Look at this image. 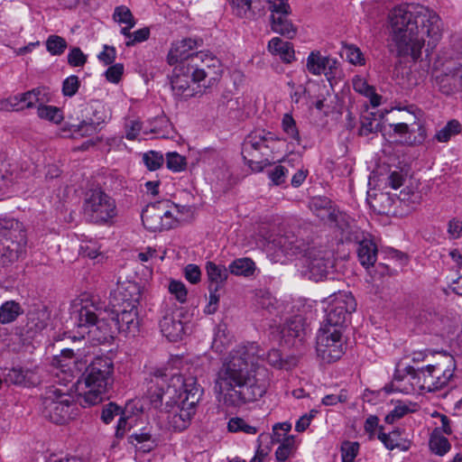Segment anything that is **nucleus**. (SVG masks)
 <instances>
[{
    "mask_svg": "<svg viewBox=\"0 0 462 462\" xmlns=\"http://www.w3.org/2000/svg\"><path fill=\"white\" fill-rule=\"evenodd\" d=\"M264 360L274 367H285L279 350L272 349L266 354L255 342L238 345L229 353L216 374L214 386L225 408L237 410L264 395L267 384L257 374Z\"/></svg>",
    "mask_w": 462,
    "mask_h": 462,
    "instance_id": "nucleus-1",
    "label": "nucleus"
},
{
    "mask_svg": "<svg viewBox=\"0 0 462 462\" xmlns=\"http://www.w3.org/2000/svg\"><path fill=\"white\" fill-rule=\"evenodd\" d=\"M390 52L398 57L411 56L417 60L421 50L430 54L442 37V21L432 9L420 5L402 4L389 14Z\"/></svg>",
    "mask_w": 462,
    "mask_h": 462,
    "instance_id": "nucleus-2",
    "label": "nucleus"
},
{
    "mask_svg": "<svg viewBox=\"0 0 462 462\" xmlns=\"http://www.w3.org/2000/svg\"><path fill=\"white\" fill-rule=\"evenodd\" d=\"M147 393L154 408L165 405L170 426L181 431L190 424L203 389L194 376L178 374L169 375L162 370H157L148 383Z\"/></svg>",
    "mask_w": 462,
    "mask_h": 462,
    "instance_id": "nucleus-3",
    "label": "nucleus"
},
{
    "mask_svg": "<svg viewBox=\"0 0 462 462\" xmlns=\"http://www.w3.org/2000/svg\"><path fill=\"white\" fill-rule=\"evenodd\" d=\"M70 319L79 328H88V334L98 344L110 342L117 331L105 303L98 300L82 297L74 301Z\"/></svg>",
    "mask_w": 462,
    "mask_h": 462,
    "instance_id": "nucleus-4",
    "label": "nucleus"
},
{
    "mask_svg": "<svg viewBox=\"0 0 462 462\" xmlns=\"http://www.w3.org/2000/svg\"><path fill=\"white\" fill-rule=\"evenodd\" d=\"M456 360L453 356L443 353L434 365L424 367H405L406 375L400 380L407 379L413 390L435 392L447 386L454 376Z\"/></svg>",
    "mask_w": 462,
    "mask_h": 462,
    "instance_id": "nucleus-5",
    "label": "nucleus"
},
{
    "mask_svg": "<svg viewBox=\"0 0 462 462\" xmlns=\"http://www.w3.org/2000/svg\"><path fill=\"white\" fill-rule=\"evenodd\" d=\"M114 364L108 357H96L82 374L85 391L81 397L82 406H92L106 398L108 388L114 382Z\"/></svg>",
    "mask_w": 462,
    "mask_h": 462,
    "instance_id": "nucleus-6",
    "label": "nucleus"
},
{
    "mask_svg": "<svg viewBox=\"0 0 462 462\" xmlns=\"http://www.w3.org/2000/svg\"><path fill=\"white\" fill-rule=\"evenodd\" d=\"M281 141L275 134L264 129L251 132L244 140L242 156L254 171H262Z\"/></svg>",
    "mask_w": 462,
    "mask_h": 462,
    "instance_id": "nucleus-7",
    "label": "nucleus"
},
{
    "mask_svg": "<svg viewBox=\"0 0 462 462\" xmlns=\"http://www.w3.org/2000/svg\"><path fill=\"white\" fill-rule=\"evenodd\" d=\"M26 243L22 222L14 218L0 219V270L18 261L24 253Z\"/></svg>",
    "mask_w": 462,
    "mask_h": 462,
    "instance_id": "nucleus-8",
    "label": "nucleus"
},
{
    "mask_svg": "<svg viewBox=\"0 0 462 462\" xmlns=\"http://www.w3.org/2000/svg\"><path fill=\"white\" fill-rule=\"evenodd\" d=\"M76 404L73 396L55 385L49 386L42 397V413L55 424H63L72 418Z\"/></svg>",
    "mask_w": 462,
    "mask_h": 462,
    "instance_id": "nucleus-9",
    "label": "nucleus"
},
{
    "mask_svg": "<svg viewBox=\"0 0 462 462\" xmlns=\"http://www.w3.org/2000/svg\"><path fill=\"white\" fill-rule=\"evenodd\" d=\"M83 215L90 223L108 224L117 215L116 200L100 189L89 190L84 199Z\"/></svg>",
    "mask_w": 462,
    "mask_h": 462,
    "instance_id": "nucleus-10",
    "label": "nucleus"
},
{
    "mask_svg": "<svg viewBox=\"0 0 462 462\" xmlns=\"http://www.w3.org/2000/svg\"><path fill=\"white\" fill-rule=\"evenodd\" d=\"M342 239L357 245V257L365 269H368L376 262L377 246L370 238V235L362 231L354 220L346 221L345 226H340Z\"/></svg>",
    "mask_w": 462,
    "mask_h": 462,
    "instance_id": "nucleus-11",
    "label": "nucleus"
},
{
    "mask_svg": "<svg viewBox=\"0 0 462 462\" xmlns=\"http://www.w3.org/2000/svg\"><path fill=\"white\" fill-rule=\"evenodd\" d=\"M343 331L332 327L321 326L316 337V351L326 363L338 360L345 353L346 339Z\"/></svg>",
    "mask_w": 462,
    "mask_h": 462,
    "instance_id": "nucleus-12",
    "label": "nucleus"
},
{
    "mask_svg": "<svg viewBox=\"0 0 462 462\" xmlns=\"http://www.w3.org/2000/svg\"><path fill=\"white\" fill-rule=\"evenodd\" d=\"M356 308V300L350 292L335 294L326 310V318L321 326L344 330L345 323Z\"/></svg>",
    "mask_w": 462,
    "mask_h": 462,
    "instance_id": "nucleus-13",
    "label": "nucleus"
},
{
    "mask_svg": "<svg viewBox=\"0 0 462 462\" xmlns=\"http://www.w3.org/2000/svg\"><path fill=\"white\" fill-rule=\"evenodd\" d=\"M440 71L435 76V83L445 95L462 91V56H447Z\"/></svg>",
    "mask_w": 462,
    "mask_h": 462,
    "instance_id": "nucleus-14",
    "label": "nucleus"
},
{
    "mask_svg": "<svg viewBox=\"0 0 462 462\" xmlns=\"http://www.w3.org/2000/svg\"><path fill=\"white\" fill-rule=\"evenodd\" d=\"M189 66L192 68L194 83H199L208 79V84L212 85L219 79L222 73L220 60L216 56L204 51L196 52Z\"/></svg>",
    "mask_w": 462,
    "mask_h": 462,
    "instance_id": "nucleus-15",
    "label": "nucleus"
},
{
    "mask_svg": "<svg viewBox=\"0 0 462 462\" xmlns=\"http://www.w3.org/2000/svg\"><path fill=\"white\" fill-rule=\"evenodd\" d=\"M309 247V244L291 231L277 235L269 242V248L274 250L276 258L280 255L288 258L300 254L304 255Z\"/></svg>",
    "mask_w": 462,
    "mask_h": 462,
    "instance_id": "nucleus-16",
    "label": "nucleus"
},
{
    "mask_svg": "<svg viewBox=\"0 0 462 462\" xmlns=\"http://www.w3.org/2000/svg\"><path fill=\"white\" fill-rule=\"evenodd\" d=\"M309 278L315 282L321 281L333 267V261L329 252L309 247L303 255Z\"/></svg>",
    "mask_w": 462,
    "mask_h": 462,
    "instance_id": "nucleus-17",
    "label": "nucleus"
},
{
    "mask_svg": "<svg viewBox=\"0 0 462 462\" xmlns=\"http://www.w3.org/2000/svg\"><path fill=\"white\" fill-rule=\"evenodd\" d=\"M201 44V40L192 38H185L173 42L167 55L168 63L174 66L179 64L189 65V63H191V58L196 54L193 51Z\"/></svg>",
    "mask_w": 462,
    "mask_h": 462,
    "instance_id": "nucleus-18",
    "label": "nucleus"
},
{
    "mask_svg": "<svg viewBox=\"0 0 462 462\" xmlns=\"http://www.w3.org/2000/svg\"><path fill=\"white\" fill-rule=\"evenodd\" d=\"M112 306L109 312L117 331L135 333L139 326L137 308L122 307L119 303H112Z\"/></svg>",
    "mask_w": 462,
    "mask_h": 462,
    "instance_id": "nucleus-19",
    "label": "nucleus"
},
{
    "mask_svg": "<svg viewBox=\"0 0 462 462\" xmlns=\"http://www.w3.org/2000/svg\"><path fill=\"white\" fill-rule=\"evenodd\" d=\"M191 69L189 65L185 64H179L174 67L171 79L174 96L178 97L193 96L194 90L190 88V83L193 82Z\"/></svg>",
    "mask_w": 462,
    "mask_h": 462,
    "instance_id": "nucleus-20",
    "label": "nucleus"
},
{
    "mask_svg": "<svg viewBox=\"0 0 462 462\" xmlns=\"http://www.w3.org/2000/svg\"><path fill=\"white\" fill-rule=\"evenodd\" d=\"M141 298V286L135 282L128 281L117 287L111 303H119L126 308H137Z\"/></svg>",
    "mask_w": 462,
    "mask_h": 462,
    "instance_id": "nucleus-21",
    "label": "nucleus"
},
{
    "mask_svg": "<svg viewBox=\"0 0 462 462\" xmlns=\"http://www.w3.org/2000/svg\"><path fill=\"white\" fill-rule=\"evenodd\" d=\"M337 60L328 56H323L320 51H311L306 61V69L314 76L324 74L329 76L335 74Z\"/></svg>",
    "mask_w": 462,
    "mask_h": 462,
    "instance_id": "nucleus-22",
    "label": "nucleus"
},
{
    "mask_svg": "<svg viewBox=\"0 0 462 462\" xmlns=\"http://www.w3.org/2000/svg\"><path fill=\"white\" fill-rule=\"evenodd\" d=\"M160 328L162 335L170 341H178L185 334V326L178 311L166 312L160 320Z\"/></svg>",
    "mask_w": 462,
    "mask_h": 462,
    "instance_id": "nucleus-23",
    "label": "nucleus"
},
{
    "mask_svg": "<svg viewBox=\"0 0 462 462\" xmlns=\"http://www.w3.org/2000/svg\"><path fill=\"white\" fill-rule=\"evenodd\" d=\"M329 204L330 201L327 199H314L310 203V208L318 217L335 222L340 229V226H345L350 219L346 214L332 209Z\"/></svg>",
    "mask_w": 462,
    "mask_h": 462,
    "instance_id": "nucleus-24",
    "label": "nucleus"
},
{
    "mask_svg": "<svg viewBox=\"0 0 462 462\" xmlns=\"http://www.w3.org/2000/svg\"><path fill=\"white\" fill-rule=\"evenodd\" d=\"M50 319V312L43 305L32 306L26 314V332L36 334L44 329Z\"/></svg>",
    "mask_w": 462,
    "mask_h": 462,
    "instance_id": "nucleus-25",
    "label": "nucleus"
},
{
    "mask_svg": "<svg viewBox=\"0 0 462 462\" xmlns=\"http://www.w3.org/2000/svg\"><path fill=\"white\" fill-rule=\"evenodd\" d=\"M391 127L394 133L400 135L409 134L408 138H406V142L410 144L421 143L427 135L424 126L416 120L410 125L408 123L393 124L391 125Z\"/></svg>",
    "mask_w": 462,
    "mask_h": 462,
    "instance_id": "nucleus-26",
    "label": "nucleus"
},
{
    "mask_svg": "<svg viewBox=\"0 0 462 462\" xmlns=\"http://www.w3.org/2000/svg\"><path fill=\"white\" fill-rule=\"evenodd\" d=\"M169 204L166 202H157L148 205L142 213V221L144 227L150 231H162L163 215V206Z\"/></svg>",
    "mask_w": 462,
    "mask_h": 462,
    "instance_id": "nucleus-27",
    "label": "nucleus"
},
{
    "mask_svg": "<svg viewBox=\"0 0 462 462\" xmlns=\"http://www.w3.org/2000/svg\"><path fill=\"white\" fill-rule=\"evenodd\" d=\"M268 51L286 63H291L295 59L292 44L279 37H274L268 42Z\"/></svg>",
    "mask_w": 462,
    "mask_h": 462,
    "instance_id": "nucleus-28",
    "label": "nucleus"
},
{
    "mask_svg": "<svg viewBox=\"0 0 462 462\" xmlns=\"http://www.w3.org/2000/svg\"><path fill=\"white\" fill-rule=\"evenodd\" d=\"M271 28L288 39H293L297 34V27L289 19V14L271 16Z\"/></svg>",
    "mask_w": 462,
    "mask_h": 462,
    "instance_id": "nucleus-29",
    "label": "nucleus"
},
{
    "mask_svg": "<svg viewBox=\"0 0 462 462\" xmlns=\"http://www.w3.org/2000/svg\"><path fill=\"white\" fill-rule=\"evenodd\" d=\"M206 271L210 285L214 286V291H217L220 285L227 279V269L224 265H217L213 262H208Z\"/></svg>",
    "mask_w": 462,
    "mask_h": 462,
    "instance_id": "nucleus-30",
    "label": "nucleus"
},
{
    "mask_svg": "<svg viewBox=\"0 0 462 462\" xmlns=\"http://www.w3.org/2000/svg\"><path fill=\"white\" fill-rule=\"evenodd\" d=\"M232 337L227 331L226 324L222 323L216 327L212 341V348L217 352H224L231 343Z\"/></svg>",
    "mask_w": 462,
    "mask_h": 462,
    "instance_id": "nucleus-31",
    "label": "nucleus"
},
{
    "mask_svg": "<svg viewBox=\"0 0 462 462\" xmlns=\"http://www.w3.org/2000/svg\"><path fill=\"white\" fill-rule=\"evenodd\" d=\"M353 88L355 91L369 97L373 106L380 105L381 97L375 93L374 87L370 86L364 78L356 76L353 79Z\"/></svg>",
    "mask_w": 462,
    "mask_h": 462,
    "instance_id": "nucleus-32",
    "label": "nucleus"
},
{
    "mask_svg": "<svg viewBox=\"0 0 462 462\" xmlns=\"http://www.w3.org/2000/svg\"><path fill=\"white\" fill-rule=\"evenodd\" d=\"M254 263L246 257L236 259L228 266L229 272L237 276H250L254 273Z\"/></svg>",
    "mask_w": 462,
    "mask_h": 462,
    "instance_id": "nucleus-33",
    "label": "nucleus"
},
{
    "mask_svg": "<svg viewBox=\"0 0 462 462\" xmlns=\"http://www.w3.org/2000/svg\"><path fill=\"white\" fill-rule=\"evenodd\" d=\"M23 313V310L19 303L9 300L2 304L0 307V322L8 324L16 319Z\"/></svg>",
    "mask_w": 462,
    "mask_h": 462,
    "instance_id": "nucleus-34",
    "label": "nucleus"
},
{
    "mask_svg": "<svg viewBox=\"0 0 462 462\" xmlns=\"http://www.w3.org/2000/svg\"><path fill=\"white\" fill-rule=\"evenodd\" d=\"M461 130L460 123L456 119H452L444 127L436 132L434 138L439 143H447L452 136L458 134Z\"/></svg>",
    "mask_w": 462,
    "mask_h": 462,
    "instance_id": "nucleus-35",
    "label": "nucleus"
},
{
    "mask_svg": "<svg viewBox=\"0 0 462 462\" xmlns=\"http://www.w3.org/2000/svg\"><path fill=\"white\" fill-rule=\"evenodd\" d=\"M380 130V122L375 118L374 114L366 113L360 117L359 134L367 136L370 134L377 133Z\"/></svg>",
    "mask_w": 462,
    "mask_h": 462,
    "instance_id": "nucleus-36",
    "label": "nucleus"
},
{
    "mask_svg": "<svg viewBox=\"0 0 462 462\" xmlns=\"http://www.w3.org/2000/svg\"><path fill=\"white\" fill-rule=\"evenodd\" d=\"M282 129L291 142L300 144V136L296 125V121L291 114H284L282 119Z\"/></svg>",
    "mask_w": 462,
    "mask_h": 462,
    "instance_id": "nucleus-37",
    "label": "nucleus"
},
{
    "mask_svg": "<svg viewBox=\"0 0 462 462\" xmlns=\"http://www.w3.org/2000/svg\"><path fill=\"white\" fill-rule=\"evenodd\" d=\"M399 199L410 208L419 205L422 199V195L418 187L406 186L401 190Z\"/></svg>",
    "mask_w": 462,
    "mask_h": 462,
    "instance_id": "nucleus-38",
    "label": "nucleus"
},
{
    "mask_svg": "<svg viewBox=\"0 0 462 462\" xmlns=\"http://www.w3.org/2000/svg\"><path fill=\"white\" fill-rule=\"evenodd\" d=\"M430 447L432 452L442 456L449 450L450 444L447 438L439 434V430H434L430 439Z\"/></svg>",
    "mask_w": 462,
    "mask_h": 462,
    "instance_id": "nucleus-39",
    "label": "nucleus"
},
{
    "mask_svg": "<svg viewBox=\"0 0 462 462\" xmlns=\"http://www.w3.org/2000/svg\"><path fill=\"white\" fill-rule=\"evenodd\" d=\"M227 429L230 432H244L249 435L257 433V428L247 423L243 418L234 417L227 422Z\"/></svg>",
    "mask_w": 462,
    "mask_h": 462,
    "instance_id": "nucleus-40",
    "label": "nucleus"
},
{
    "mask_svg": "<svg viewBox=\"0 0 462 462\" xmlns=\"http://www.w3.org/2000/svg\"><path fill=\"white\" fill-rule=\"evenodd\" d=\"M37 115L40 118L53 124H60L63 119L61 110L53 106H40L37 109Z\"/></svg>",
    "mask_w": 462,
    "mask_h": 462,
    "instance_id": "nucleus-41",
    "label": "nucleus"
},
{
    "mask_svg": "<svg viewBox=\"0 0 462 462\" xmlns=\"http://www.w3.org/2000/svg\"><path fill=\"white\" fill-rule=\"evenodd\" d=\"M277 303V300L267 291L260 290L255 294L256 306L270 313L276 309Z\"/></svg>",
    "mask_w": 462,
    "mask_h": 462,
    "instance_id": "nucleus-42",
    "label": "nucleus"
},
{
    "mask_svg": "<svg viewBox=\"0 0 462 462\" xmlns=\"http://www.w3.org/2000/svg\"><path fill=\"white\" fill-rule=\"evenodd\" d=\"M90 109L91 116L88 119L92 121V124L100 125L101 124L106 123L110 118V116L106 106L101 102H92L90 104Z\"/></svg>",
    "mask_w": 462,
    "mask_h": 462,
    "instance_id": "nucleus-43",
    "label": "nucleus"
},
{
    "mask_svg": "<svg viewBox=\"0 0 462 462\" xmlns=\"http://www.w3.org/2000/svg\"><path fill=\"white\" fill-rule=\"evenodd\" d=\"M302 332L303 327L300 317L290 319L281 330L282 337H300Z\"/></svg>",
    "mask_w": 462,
    "mask_h": 462,
    "instance_id": "nucleus-44",
    "label": "nucleus"
},
{
    "mask_svg": "<svg viewBox=\"0 0 462 462\" xmlns=\"http://www.w3.org/2000/svg\"><path fill=\"white\" fill-rule=\"evenodd\" d=\"M29 373V370H24L21 367H13L8 369L7 373L5 374V381L7 383L25 385Z\"/></svg>",
    "mask_w": 462,
    "mask_h": 462,
    "instance_id": "nucleus-45",
    "label": "nucleus"
},
{
    "mask_svg": "<svg viewBox=\"0 0 462 462\" xmlns=\"http://www.w3.org/2000/svg\"><path fill=\"white\" fill-rule=\"evenodd\" d=\"M67 47L66 40L59 35H50L46 41L47 51L54 56L61 55Z\"/></svg>",
    "mask_w": 462,
    "mask_h": 462,
    "instance_id": "nucleus-46",
    "label": "nucleus"
},
{
    "mask_svg": "<svg viewBox=\"0 0 462 462\" xmlns=\"http://www.w3.org/2000/svg\"><path fill=\"white\" fill-rule=\"evenodd\" d=\"M282 443L275 451V457L279 462H284L294 450V438L289 436L281 440Z\"/></svg>",
    "mask_w": 462,
    "mask_h": 462,
    "instance_id": "nucleus-47",
    "label": "nucleus"
},
{
    "mask_svg": "<svg viewBox=\"0 0 462 462\" xmlns=\"http://www.w3.org/2000/svg\"><path fill=\"white\" fill-rule=\"evenodd\" d=\"M360 445L356 441H344L341 445L342 462H354L359 452Z\"/></svg>",
    "mask_w": 462,
    "mask_h": 462,
    "instance_id": "nucleus-48",
    "label": "nucleus"
},
{
    "mask_svg": "<svg viewBox=\"0 0 462 462\" xmlns=\"http://www.w3.org/2000/svg\"><path fill=\"white\" fill-rule=\"evenodd\" d=\"M268 4V9L271 16L290 14L291 12L289 0H265Z\"/></svg>",
    "mask_w": 462,
    "mask_h": 462,
    "instance_id": "nucleus-49",
    "label": "nucleus"
},
{
    "mask_svg": "<svg viewBox=\"0 0 462 462\" xmlns=\"http://www.w3.org/2000/svg\"><path fill=\"white\" fill-rule=\"evenodd\" d=\"M114 19L119 23H125L129 27L135 25V20L130 9L125 5L117 6L114 12Z\"/></svg>",
    "mask_w": 462,
    "mask_h": 462,
    "instance_id": "nucleus-50",
    "label": "nucleus"
},
{
    "mask_svg": "<svg viewBox=\"0 0 462 462\" xmlns=\"http://www.w3.org/2000/svg\"><path fill=\"white\" fill-rule=\"evenodd\" d=\"M20 101L24 103L26 107H32L38 102H44L42 89L37 88L22 94Z\"/></svg>",
    "mask_w": 462,
    "mask_h": 462,
    "instance_id": "nucleus-51",
    "label": "nucleus"
},
{
    "mask_svg": "<svg viewBox=\"0 0 462 462\" xmlns=\"http://www.w3.org/2000/svg\"><path fill=\"white\" fill-rule=\"evenodd\" d=\"M255 0H230L233 12L240 17H247L252 12V5Z\"/></svg>",
    "mask_w": 462,
    "mask_h": 462,
    "instance_id": "nucleus-52",
    "label": "nucleus"
},
{
    "mask_svg": "<svg viewBox=\"0 0 462 462\" xmlns=\"http://www.w3.org/2000/svg\"><path fill=\"white\" fill-rule=\"evenodd\" d=\"M143 161L150 171H155L162 165L164 159L160 152L151 151L143 154Z\"/></svg>",
    "mask_w": 462,
    "mask_h": 462,
    "instance_id": "nucleus-53",
    "label": "nucleus"
},
{
    "mask_svg": "<svg viewBox=\"0 0 462 462\" xmlns=\"http://www.w3.org/2000/svg\"><path fill=\"white\" fill-rule=\"evenodd\" d=\"M345 55L346 60L354 65L362 66L365 64V59L362 51L355 45L345 46Z\"/></svg>",
    "mask_w": 462,
    "mask_h": 462,
    "instance_id": "nucleus-54",
    "label": "nucleus"
},
{
    "mask_svg": "<svg viewBox=\"0 0 462 462\" xmlns=\"http://www.w3.org/2000/svg\"><path fill=\"white\" fill-rule=\"evenodd\" d=\"M88 57L79 47H73L68 53V63L72 67H83Z\"/></svg>",
    "mask_w": 462,
    "mask_h": 462,
    "instance_id": "nucleus-55",
    "label": "nucleus"
},
{
    "mask_svg": "<svg viewBox=\"0 0 462 462\" xmlns=\"http://www.w3.org/2000/svg\"><path fill=\"white\" fill-rule=\"evenodd\" d=\"M167 167L173 171H180L186 165L185 157L177 152H168L166 155Z\"/></svg>",
    "mask_w": 462,
    "mask_h": 462,
    "instance_id": "nucleus-56",
    "label": "nucleus"
},
{
    "mask_svg": "<svg viewBox=\"0 0 462 462\" xmlns=\"http://www.w3.org/2000/svg\"><path fill=\"white\" fill-rule=\"evenodd\" d=\"M169 291L174 295L176 300L180 303H183L187 300V289L183 282L180 281L172 280L169 283Z\"/></svg>",
    "mask_w": 462,
    "mask_h": 462,
    "instance_id": "nucleus-57",
    "label": "nucleus"
},
{
    "mask_svg": "<svg viewBox=\"0 0 462 462\" xmlns=\"http://www.w3.org/2000/svg\"><path fill=\"white\" fill-rule=\"evenodd\" d=\"M399 437H400L399 430H393L390 433H384V432L380 431L378 434V439L390 450H393L395 448L399 447Z\"/></svg>",
    "mask_w": 462,
    "mask_h": 462,
    "instance_id": "nucleus-58",
    "label": "nucleus"
},
{
    "mask_svg": "<svg viewBox=\"0 0 462 462\" xmlns=\"http://www.w3.org/2000/svg\"><path fill=\"white\" fill-rule=\"evenodd\" d=\"M289 170L284 165H277L268 172L270 180L275 185H281L285 182Z\"/></svg>",
    "mask_w": 462,
    "mask_h": 462,
    "instance_id": "nucleus-59",
    "label": "nucleus"
},
{
    "mask_svg": "<svg viewBox=\"0 0 462 462\" xmlns=\"http://www.w3.org/2000/svg\"><path fill=\"white\" fill-rule=\"evenodd\" d=\"M97 125L92 124L89 119L83 120L79 125L74 126L73 134L80 136H90L97 132Z\"/></svg>",
    "mask_w": 462,
    "mask_h": 462,
    "instance_id": "nucleus-60",
    "label": "nucleus"
},
{
    "mask_svg": "<svg viewBox=\"0 0 462 462\" xmlns=\"http://www.w3.org/2000/svg\"><path fill=\"white\" fill-rule=\"evenodd\" d=\"M79 88V78L75 75L68 77L62 84V93L66 97H73Z\"/></svg>",
    "mask_w": 462,
    "mask_h": 462,
    "instance_id": "nucleus-61",
    "label": "nucleus"
},
{
    "mask_svg": "<svg viewBox=\"0 0 462 462\" xmlns=\"http://www.w3.org/2000/svg\"><path fill=\"white\" fill-rule=\"evenodd\" d=\"M125 138L127 140H135L142 130V123L139 120H128L125 125Z\"/></svg>",
    "mask_w": 462,
    "mask_h": 462,
    "instance_id": "nucleus-62",
    "label": "nucleus"
},
{
    "mask_svg": "<svg viewBox=\"0 0 462 462\" xmlns=\"http://www.w3.org/2000/svg\"><path fill=\"white\" fill-rule=\"evenodd\" d=\"M124 73V65L116 63L110 66L105 72L106 79L112 83H118Z\"/></svg>",
    "mask_w": 462,
    "mask_h": 462,
    "instance_id": "nucleus-63",
    "label": "nucleus"
},
{
    "mask_svg": "<svg viewBox=\"0 0 462 462\" xmlns=\"http://www.w3.org/2000/svg\"><path fill=\"white\" fill-rule=\"evenodd\" d=\"M55 361L58 365L60 367H66L69 366L70 364L76 363V357L74 351L69 348H65L61 350V353L60 356L55 357Z\"/></svg>",
    "mask_w": 462,
    "mask_h": 462,
    "instance_id": "nucleus-64",
    "label": "nucleus"
}]
</instances>
